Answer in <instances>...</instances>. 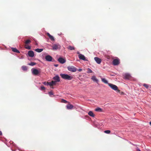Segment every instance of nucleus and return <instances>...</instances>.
<instances>
[{
  "label": "nucleus",
  "mask_w": 151,
  "mask_h": 151,
  "mask_svg": "<svg viewBox=\"0 0 151 151\" xmlns=\"http://www.w3.org/2000/svg\"><path fill=\"white\" fill-rule=\"evenodd\" d=\"M25 47L26 49L28 50H30L31 48V47L30 46H29L27 45H25Z\"/></svg>",
  "instance_id": "25"
},
{
  "label": "nucleus",
  "mask_w": 151,
  "mask_h": 151,
  "mask_svg": "<svg viewBox=\"0 0 151 151\" xmlns=\"http://www.w3.org/2000/svg\"><path fill=\"white\" fill-rule=\"evenodd\" d=\"M68 48L70 50H74L75 49V47H72L71 46H69L68 47Z\"/></svg>",
  "instance_id": "21"
},
{
  "label": "nucleus",
  "mask_w": 151,
  "mask_h": 151,
  "mask_svg": "<svg viewBox=\"0 0 151 151\" xmlns=\"http://www.w3.org/2000/svg\"><path fill=\"white\" fill-rule=\"evenodd\" d=\"M117 91L119 93H120V90H119L118 89H117Z\"/></svg>",
  "instance_id": "38"
},
{
  "label": "nucleus",
  "mask_w": 151,
  "mask_h": 151,
  "mask_svg": "<svg viewBox=\"0 0 151 151\" xmlns=\"http://www.w3.org/2000/svg\"><path fill=\"white\" fill-rule=\"evenodd\" d=\"M88 115L90 116H92V117H94L95 116L94 114L93 113L92 111H90L88 112Z\"/></svg>",
  "instance_id": "18"
},
{
  "label": "nucleus",
  "mask_w": 151,
  "mask_h": 151,
  "mask_svg": "<svg viewBox=\"0 0 151 151\" xmlns=\"http://www.w3.org/2000/svg\"><path fill=\"white\" fill-rule=\"evenodd\" d=\"M67 68L69 71L72 72H75L77 70L76 68L73 66H69Z\"/></svg>",
  "instance_id": "3"
},
{
  "label": "nucleus",
  "mask_w": 151,
  "mask_h": 151,
  "mask_svg": "<svg viewBox=\"0 0 151 151\" xmlns=\"http://www.w3.org/2000/svg\"><path fill=\"white\" fill-rule=\"evenodd\" d=\"M124 94V93L122 92H121V94Z\"/></svg>",
  "instance_id": "43"
},
{
  "label": "nucleus",
  "mask_w": 151,
  "mask_h": 151,
  "mask_svg": "<svg viewBox=\"0 0 151 151\" xmlns=\"http://www.w3.org/2000/svg\"><path fill=\"white\" fill-rule=\"evenodd\" d=\"M150 124L151 126V122H150Z\"/></svg>",
  "instance_id": "45"
},
{
  "label": "nucleus",
  "mask_w": 151,
  "mask_h": 151,
  "mask_svg": "<svg viewBox=\"0 0 151 151\" xmlns=\"http://www.w3.org/2000/svg\"><path fill=\"white\" fill-rule=\"evenodd\" d=\"M104 132V133H106V134H109L110 133L111 131L109 130H107L105 131Z\"/></svg>",
  "instance_id": "31"
},
{
  "label": "nucleus",
  "mask_w": 151,
  "mask_h": 151,
  "mask_svg": "<svg viewBox=\"0 0 151 151\" xmlns=\"http://www.w3.org/2000/svg\"><path fill=\"white\" fill-rule=\"evenodd\" d=\"M102 81L105 84L109 83H108L107 81L104 78H101Z\"/></svg>",
  "instance_id": "20"
},
{
  "label": "nucleus",
  "mask_w": 151,
  "mask_h": 151,
  "mask_svg": "<svg viewBox=\"0 0 151 151\" xmlns=\"http://www.w3.org/2000/svg\"><path fill=\"white\" fill-rule=\"evenodd\" d=\"M56 82L55 81H51V83H52V86L55 85L56 84Z\"/></svg>",
  "instance_id": "30"
},
{
  "label": "nucleus",
  "mask_w": 151,
  "mask_h": 151,
  "mask_svg": "<svg viewBox=\"0 0 151 151\" xmlns=\"http://www.w3.org/2000/svg\"><path fill=\"white\" fill-rule=\"evenodd\" d=\"M78 71L80 72L82 71V69L80 68L78 69Z\"/></svg>",
  "instance_id": "36"
},
{
  "label": "nucleus",
  "mask_w": 151,
  "mask_h": 151,
  "mask_svg": "<svg viewBox=\"0 0 151 151\" xmlns=\"http://www.w3.org/2000/svg\"><path fill=\"white\" fill-rule=\"evenodd\" d=\"M36 63L34 62H31L28 64L29 65H31V66H33L35 65H36Z\"/></svg>",
  "instance_id": "26"
},
{
  "label": "nucleus",
  "mask_w": 151,
  "mask_h": 151,
  "mask_svg": "<svg viewBox=\"0 0 151 151\" xmlns=\"http://www.w3.org/2000/svg\"><path fill=\"white\" fill-rule=\"evenodd\" d=\"M47 35V36H48L50 39L52 41H54L55 40V39L54 37L51 35L49 33H46Z\"/></svg>",
  "instance_id": "14"
},
{
  "label": "nucleus",
  "mask_w": 151,
  "mask_h": 151,
  "mask_svg": "<svg viewBox=\"0 0 151 151\" xmlns=\"http://www.w3.org/2000/svg\"><path fill=\"white\" fill-rule=\"evenodd\" d=\"M66 107L67 109H71L73 108V106L72 104H69L67 105Z\"/></svg>",
  "instance_id": "16"
},
{
  "label": "nucleus",
  "mask_w": 151,
  "mask_h": 151,
  "mask_svg": "<svg viewBox=\"0 0 151 151\" xmlns=\"http://www.w3.org/2000/svg\"><path fill=\"white\" fill-rule=\"evenodd\" d=\"M52 88H53V87H52Z\"/></svg>",
  "instance_id": "47"
},
{
  "label": "nucleus",
  "mask_w": 151,
  "mask_h": 151,
  "mask_svg": "<svg viewBox=\"0 0 151 151\" xmlns=\"http://www.w3.org/2000/svg\"><path fill=\"white\" fill-rule=\"evenodd\" d=\"M95 111H98V112H102L103 111L102 109L100 107H98L96 108L95 110Z\"/></svg>",
  "instance_id": "19"
},
{
  "label": "nucleus",
  "mask_w": 151,
  "mask_h": 151,
  "mask_svg": "<svg viewBox=\"0 0 151 151\" xmlns=\"http://www.w3.org/2000/svg\"><path fill=\"white\" fill-rule=\"evenodd\" d=\"M22 69L24 71L27 70V68L25 66H22Z\"/></svg>",
  "instance_id": "24"
},
{
  "label": "nucleus",
  "mask_w": 151,
  "mask_h": 151,
  "mask_svg": "<svg viewBox=\"0 0 151 151\" xmlns=\"http://www.w3.org/2000/svg\"><path fill=\"white\" fill-rule=\"evenodd\" d=\"M12 50L14 52L17 53H19L20 52L19 50H17L16 48L12 47L11 48Z\"/></svg>",
  "instance_id": "17"
},
{
  "label": "nucleus",
  "mask_w": 151,
  "mask_h": 151,
  "mask_svg": "<svg viewBox=\"0 0 151 151\" xmlns=\"http://www.w3.org/2000/svg\"><path fill=\"white\" fill-rule=\"evenodd\" d=\"M47 86L49 85V86H53L52 85V83H51V82H47Z\"/></svg>",
  "instance_id": "29"
},
{
  "label": "nucleus",
  "mask_w": 151,
  "mask_h": 151,
  "mask_svg": "<svg viewBox=\"0 0 151 151\" xmlns=\"http://www.w3.org/2000/svg\"><path fill=\"white\" fill-rule=\"evenodd\" d=\"M58 60L60 63L62 64L66 62V60L62 58H59L58 59Z\"/></svg>",
  "instance_id": "10"
},
{
  "label": "nucleus",
  "mask_w": 151,
  "mask_h": 151,
  "mask_svg": "<svg viewBox=\"0 0 151 151\" xmlns=\"http://www.w3.org/2000/svg\"><path fill=\"white\" fill-rule=\"evenodd\" d=\"M53 50H57L60 49V46L59 44H54L52 47Z\"/></svg>",
  "instance_id": "6"
},
{
  "label": "nucleus",
  "mask_w": 151,
  "mask_h": 151,
  "mask_svg": "<svg viewBox=\"0 0 151 151\" xmlns=\"http://www.w3.org/2000/svg\"><path fill=\"white\" fill-rule=\"evenodd\" d=\"M2 134V133L1 131H0V135H1Z\"/></svg>",
  "instance_id": "40"
},
{
  "label": "nucleus",
  "mask_w": 151,
  "mask_h": 151,
  "mask_svg": "<svg viewBox=\"0 0 151 151\" xmlns=\"http://www.w3.org/2000/svg\"><path fill=\"white\" fill-rule=\"evenodd\" d=\"M124 78L125 79L129 80L132 78L130 75L128 73H125L124 74Z\"/></svg>",
  "instance_id": "5"
},
{
  "label": "nucleus",
  "mask_w": 151,
  "mask_h": 151,
  "mask_svg": "<svg viewBox=\"0 0 151 151\" xmlns=\"http://www.w3.org/2000/svg\"><path fill=\"white\" fill-rule=\"evenodd\" d=\"M61 102L62 103H66L68 102V101H67L63 99H61Z\"/></svg>",
  "instance_id": "28"
},
{
  "label": "nucleus",
  "mask_w": 151,
  "mask_h": 151,
  "mask_svg": "<svg viewBox=\"0 0 151 151\" xmlns=\"http://www.w3.org/2000/svg\"><path fill=\"white\" fill-rule=\"evenodd\" d=\"M45 59L47 61L51 62L52 61V58L50 55H47L45 56Z\"/></svg>",
  "instance_id": "8"
},
{
  "label": "nucleus",
  "mask_w": 151,
  "mask_h": 151,
  "mask_svg": "<svg viewBox=\"0 0 151 151\" xmlns=\"http://www.w3.org/2000/svg\"><path fill=\"white\" fill-rule=\"evenodd\" d=\"M47 82H44L43 83V84L45 85H47Z\"/></svg>",
  "instance_id": "35"
},
{
  "label": "nucleus",
  "mask_w": 151,
  "mask_h": 151,
  "mask_svg": "<svg viewBox=\"0 0 151 151\" xmlns=\"http://www.w3.org/2000/svg\"><path fill=\"white\" fill-rule=\"evenodd\" d=\"M60 76L62 78L65 80H70L73 78V76H70L67 74H60Z\"/></svg>",
  "instance_id": "1"
},
{
  "label": "nucleus",
  "mask_w": 151,
  "mask_h": 151,
  "mask_svg": "<svg viewBox=\"0 0 151 151\" xmlns=\"http://www.w3.org/2000/svg\"><path fill=\"white\" fill-rule=\"evenodd\" d=\"M79 83H81L80 82Z\"/></svg>",
  "instance_id": "46"
},
{
  "label": "nucleus",
  "mask_w": 151,
  "mask_h": 151,
  "mask_svg": "<svg viewBox=\"0 0 151 151\" xmlns=\"http://www.w3.org/2000/svg\"><path fill=\"white\" fill-rule=\"evenodd\" d=\"M143 86L147 89H148L149 87V86L147 84L144 83L143 84Z\"/></svg>",
  "instance_id": "23"
},
{
  "label": "nucleus",
  "mask_w": 151,
  "mask_h": 151,
  "mask_svg": "<svg viewBox=\"0 0 151 151\" xmlns=\"http://www.w3.org/2000/svg\"><path fill=\"white\" fill-rule=\"evenodd\" d=\"M53 79L55 80L56 82H59L60 81V78L58 75L54 77L53 78Z\"/></svg>",
  "instance_id": "13"
},
{
  "label": "nucleus",
  "mask_w": 151,
  "mask_h": 151,
  "mask_svg": "<svg viewBox=\"0 0 151 151\" xmlns=\"http://www.w3.org/2000/svg\"><path fill=\"white\" fill-rule=\"evenodd\" d=\"M77 54H79V52H77Z\"/></svg>",
  "instance_id": "44"
},
{
  "label": "nucleus",
  "mask_w": 151,
  "mask_h": 151,
  "mask_svg": "<svg viewBox=\"0 0 151 151\" xmlns=\"http://www.w3.org/2000/svg\"><path fill=\"white\" fill-rule=\"evenodd\" d=\"M32 74L35 75H37L40 73L38 70L36 69H32Z\"/></svg>",
  "instance_id": "7"
},
{
  "label": "nucleus",
  "mask_w": 151,
  "mask_h": 151,
  "mask_svg": "<svg viewBox=\"0 0 151 151\" xmlns=\"http://www.w3.org/2000/svg\"><path fill=\"white\" fill-rule=\"evenodd\" d=\"M112 63L114 65H117L120 64V60L118 58H116L113 60Z\"/></svg>",
  "instance_id": "2"
},
{
  "label": "nucleus",
  "mask_w": 151,
  "mask_h": 151,
  "mask_svg": "<svg viewBox=\"0 0 151 151\" xmlns=\"http://www.w3.org/2000/svg\"><path fill=\"white\" fill-rule=\"evenodd\" d=\"M54 65L55 66V67H57L58 66V65Z\"/></svg>",
  "instance_id": "41"
},
{
  "label": "nucleus",
  "mask_w": 151,
  "mask_h": 151,
  "mask_svg": "<svg viewBox=\"0 0 151 151\" xmlns=\"http://www.w3.org/2000/svg\"><path fill=\"white\" fill-rule=\"evenodd\" d=\"M88 73H91L92 72V70L90 68H88Z\"/></svg>",
  "instance_id": "33"
},
{
  "label": "nucleus",
  "mask_w": 151,
  "mask_h": 151,
  "mask_svg": "<svg viewBox=\"0 0 151 151\" xmlns=\"http://www.w3.org/2000/svg\"><path fill=\"white\" fill-rule=\"evenodd\" d=\"M107 58L108 59H110V57L109 56H108L107 57Z\"/></svg>",
  "instance_id": "42"
},
{
  "label": "nucleus",
  "mask_w": 151,
  "mask_h": 151,
  "mask_svg": "<svg viewBox=\"0 0 151 151\" xmlns=\"http://www.w3.org/2000/svg\"><path fill=\"white\" fill-rule=\"evenodd\" d=\"M31 42V40H27L25 42V44H27L29 43H30Z\"/></svg>",
  "instance_id": "27"
},
{
  "label": "nucleus",
  "mask_w": 151,
  "mask_h": 151,
  "mask_svg": "<svg viewBox=\"0 0 151 151\" xmlns=\"http://www.w3.org/2000/svg\"><path fill=\"white\" fill-rule=\"evenodd\" d=\"M94 60L98 64H100L101 62V60L99 58L95 57L94 58Z\"/></svg>",
  "instance_id": "12"
},
{
  "label": "nucleus",
  "mask_w": 151,
  "mask_h": 151,
  "mask_svg": "<svg viewBox=\"0 0 151 151\" xmlns=\"http://www.w3.org/2000/svg\"><path fill=\"white\" fill-rule=\"evenodd\" d=\"M43 50L42 49H38L37 48L35 50V51L37 52H42Z\"/></svg>",
  "instance_id": "22"
},
{
  "label": "nucleus",
  "mask_w": 151,
  "mask_h": 151,
  "mask_svg": "<svg viewBox=\"0 0 151 151\" xmlns=\"http://www.w3.org/2000/svg\"><path fill=\"white\" fill-rule=\"evenodd\" d=\"M137 151H141L140 150H139V149L137 148Z\"/></svg>",
  "instance_id": "39"
},
{
  "label": "nucleus",
  "mask_w": 151,
  "mask_h": 151,
  "mask_svg": "<svg viewBox=\"0 0 151 151\" xmlns=\"http://www.w3.org/2000/svg\"><path fill=\"white\" fill-rule=\"evenodd\" d=\"M148 89L149 90L151 91V85L149 86V87Z\"/></svg>",
  "instance_id": "37"
},
{
  "label": "nucleus",
  "mask_w": 151,
  "mask_h": 151,
  "mask_svg": "<svg viewBox=\"0 0 151 151\" xmlns=\"http://www.w3.org/2000/svg\"><path fill=\"white\" fill-rule=\"evenodd\" d=\"M28 54L29 56L33 57L34 56V53L33 51L30 50L28 51Z\"/></svg>",
  "instance_id": "11"
},
{
  "label": "nucleus",
  "mask_w": 151,
  "mask_h": 151,
  "mask_svg": "<svg viewBox=\"0 0 151 151\" xmlns=\"http://www.w3.org/2000/svg\"><path fill=\"white\" fill-rule=\"evenodd\" d=\"M40 89L42 91L44 90L45 89V88L43 86H41Z\"/></svg>",
  "instance_id": "34"
},
{
  "label": "nucleus",
  "mask_w": 151,
  "mask_h": 151,
  "mask_svg": "<svg viewBox=\"0 0 151 151\" xmlns=\"http://www.w3.org/2000/svg\"><path fill=\"white\" fill-rule=\"evenodd\" d=\"M78 57L80 59L87 61L88 60L86 59L85 56L82 54H80L78 55Z\"/></svg>",
  "instance_id": "9"
},
{
  "label": "nucleus",
  "mask_w": 151,
  "mask_h": 151,
  "mask_svg": "<svg viewBox=\"0 0 151 151\" xmlns=\"http://www.w3.org/2000/svg\"><path fill=\"white\" fill-rule=\"evenodd\" d=\"M48 94L50 96H51L52 95H53V93L52 91H51L49 92Z\"/></svg>",
  "instance_id": "32"
},
{
  "label": "nucleus",
  "mask_w": 151,
  "mask_h": 151,
  "mask_svg": "<svg viewBox=\"0 0 151 151\" xmlns=\"http://www.w3.org/2000/svg\"><path fill=\"white\" fill-rule=\"evenodd\" d=\"M108 85L112 89L115 91L117 90L118 87L116 85L110 83H108Z\"/></svg>",
  "instance_id": "4"
},
{
  "label": "nucleus",
  "mask_w": 151,
  "mask_h": 151,
  "mask_svg": "<svg viewBox=\"0 0 151 151\" xmlns=\"http://www.w3.org/2000/svg\"><path fill=\"white\" fill-rule=\"evenodd\" d=\"M91 79L94 82H96V83H98L99 80L97 79L95 76H93L91 78Z\"/></svg>",
  "instance_id": "15"
}]
</instances>
